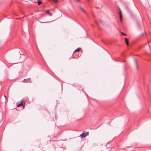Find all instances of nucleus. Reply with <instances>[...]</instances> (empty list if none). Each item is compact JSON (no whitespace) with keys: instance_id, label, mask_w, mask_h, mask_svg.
Here are the masks:
<instances>
[{"instance_id":"obj_1","label":"nucleus","mask_w":151,"mask_h":151,"mask_svg":"<svg viewBox=\"0 0 151 151\" xmlns=\"http://www.w3.org/2000/svg\"><path fill=\"white\" fill-rule=\"evenodd\" d=\"M88 132H84L80 135V137H81L82 138H85L88 135Z\"/></svg>"},{"instance_id":"obj_2","label":"nucleus","mask_w":151,"mask_h":151,"mask_svg":"<svg viewBox=\"0 0 151 151\" xmlns=\"http://www.w3.org/2000/svg\"><path fill=\"white\" fill-rule=\"evenodd\" d=\"M23 82L24 83H28V82H31V81L30 78H27V79H24L23 80Z\"/></svg>"},{"instance_id":"obj_3","label":"nucleus","mask_w":151,"mask_h":151,"mask_svg":"<svg viewBox=\"0 0 151 151\" xmlns=\"http://www.w3.org/2000/svg\"><path fill=\"white\" fill-rule=\"evenodd\" d=\"M119 11L120 18L121 22H122V11H121V9L120 8H119Z\"/></svg>"},{"instance_id":"obj_4","label":"nucleus","mask_w":151,"mask_h":151,"mask_svg":"<svg viewBox=\"0 0 151 151\" xmlns=\"http://www.w3.org/2000/svg\"><path fill=\"white\" fill-rule=\"evenodd\" d=\"M23 101H20L19 102H18L17 103V107L19 106H23L24 104L23 103Z\"/></svg>"},{"instance_id":"obj_5","label":"nucleus","mask_w":151,"mask_h":151,"mask_svg":"<svg viewBox=\"0 0 151 151\" xmlns=\"http://www.w3.org/2000/svg\"><path fill=\"white\" fill-rule=\"evenodd\" d=\"M137 28L139 29H141V27L140 24L139 22H137Z\"/></svg>"},{"instance_id":"obj_6","label":"nucleus","mask_w":151,"mask_h":151,"mask_svg":"<svg viewBox=\"0 0 151 151\" xmlns=\"http://www.w3.org/2000/svg\"><path fill=\"white\" fill-rule=\"evenodd\" d=\"M125 43L126 44L127 46H129V39L127 38H125Z\"/></svg>"},{"instance_id":"obj_7","label":"nucleus","mask_w":151,"mask_h":151,"mask_svg":"<svg viewBox=\"0 0 151 151\" xmlns=\"http://www.w3.org/2000/svg\"><path fill=\"white\" fill-rule=\"evenodd\" d=\"M135 63L136 65V68H137V70L139 68H138V64H137V61L136 60V59H135Z\"/></svg>"},{"instance_id":"obj_8","label":"nucleus","mask_w":151,"mask_h":151,"mask_svg":"<svg viewBox=\"0 0 151 151\" xmlns=\"http://www.w3.org/2000/svg\"><path fill=\"white\" fill-rule=\"evenodd\" d=\"M37 3L38 5L41 4L42 3V0H38Z\"/></svg>"},{"instance_id":"obj_9","label":"nucleus","mask_w":151,"mask_h":151,"mask_svg":"<svg viewBox=\"0 0 151 151\" xmlns=\"http://www.w3.org/2000/svg\"><path fill=\"white\" fill-rule=\"evenodd\" d=\"M46 13L48 14H49L50 16H51L52 15V14H51L49 10H47L46 12Z\"/></svg>"},{"instance_id":"obj_10","label":"nucleus","mask_w":151,"mask_h":151,"mask_svg":"<svg viewBox=\"0 0 151 151\" xmlns=\"http://www.w3.org/2000/svg\"><path fill=\"white\" fill-rule=\"evenodd\" d=\"M80 50H81V48H77V49H76V50H75V51H74V52H78V51H79Z\"/></svg>"},{"instance_id":"obj_11","label":"nucleus","mask_w":151,"mask_h":151,"mask_svg":"<svg viewBox=\"0 0 151 151\" xmlns=\"http://www.w3.org/2000/svg\"><path fill=\"white\" fill-rule=\"evenodd\" d=\"M81 9L86 14V11L81 7Z\"/></svg>"},{"instance_id":"obj_12","label":"nucleus","mask_w":151,"mask_h":151,"mask_svg":"<svg viewBox=\"0 0 151 151\" xmlns=\"http://www.w3.org/2000/svg\"><path fill=\"white\" fill-rule=\"evenodd\" d=\"M121 33L122 34L124 35H126V34L124 33V32H121Z\"/></svg>"},{"instance_id":"obj_13","label":"nucleus","mask_w":151,"mask_h":151,"mask_svg":"<svg viewBox=\"0 0 151 151\" xmlns=\"http://www.w3.org/2000/svg\"><path fill=\"white\" fill-rule=\"evenodd\" d=\"M54 1V2H55V3H56L58 2V1L57 0H53Z\"/></svg>"},{"instance_id":"obj_14","label":"nucleus","mask_w":151,"mask_h":151,"mask_svg":"<svg viewBox=\"0 0 151 151\" xmlns=\"http://www.w3.org/2000/svg\"><path fill=\"white\" fill-rule=\"evenodd\" d=\"M4 97H5V99L6 100V96H5V95H4Z\"/></svg>"},{"instance_id":"obj_15","label":"nucleus","mask_w":151,"mask_h":151,"mask_svg":"<svg viewBox=\"0 0 151 151\" xmlns=\"http://www.w3.org/2000/svg\"><path fill=\"white\" fill-rule=\"evenodd\" d=\"M80 0H76V1L78 2Z\"/></svg>"},{"instance_id":"obj_16","label":"nucleus","mask_w":151,"mask_h":151,"mask_svg":"<svg viewBox=\"0 0 151 151\" xmlns=\"http://www.w3.org/2000/svg\"><path fill=\"white\" fill-rule=\"evenodd\" d=\"M144 33H143L142 35H144Z\"/></svg>"},{"instance_id":"obj_17","label":"nucleus","mask_w":151,"mask_h":151,"mask_svg":"<svg viewBox=\"0 0 151 151\" xmlns=\"http://www.w3.org/2000/svg\"><path fill=\"white\" fill-rule=\"evenodd\" d=\"M42 11L41 10H40V11Z\"/></svg>"}]
</instances>
